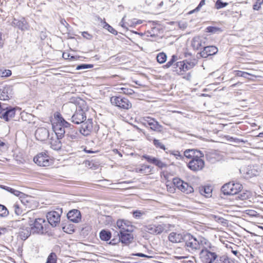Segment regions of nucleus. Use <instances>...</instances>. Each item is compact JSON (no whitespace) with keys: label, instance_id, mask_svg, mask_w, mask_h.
Wrapping results in <instances>:
<instances>
[{"label":"nucleus","instance_id":"1","mask_svg":"<svg viewBox=\"0 0 263 263\" xmlns=\"http://www.w3.org/2000/svg\"><path fill=\"white\" fill-rule=\"evenodd\" d=\"M204 237L196 238L187 232L182 233V247L183 249L192 254L199 252L200 249L206 240Z\"/></svg>","mask_w":263,"mask_h":263},{"label":"nucleus","instance_id":"2","mask_svg":"<svg viewBox=\"0 0 263 263\" xmlns=\"http://www.w3.org/2000/svg\"><path fill=\"white\" fill-rule=\"evenodd\" d=\"M216 250V247L206 239L199 251L202 261L204 263H213L215 260L216 261L217 258Z\"/></svg>","mask_w":263,"mask_h":263},{"label":"nucleus","instance_id":"3","mask_svg":"<svg viewBox=\"0 0 263 263\" xmlns=\"http://www.w3.org/2000/svg\"><path fill=\"white\" fill-rule=\"evenodd\" d=\"M110 101L112 105L120 109H129L132 106V103L127 98L121 96H113L110 98Z\"/></svg>","mask_w":263,"mask_h":263},{"label":"nucleus","instance_id":"4","mask_svg":"<svg viewBox=\"0 0 263 263\" xmlns=\"http://www.w3.org/2000/svg\"><path fill=\"white\" fill-rule=\"evenodd\" d=\"M46 221L43 218L35 219L33 223L31 224V229L33 234H43L46 231Z\"/></svg>","mask_w":263,"mask_h":263},{"label":"nucleus","instance_id":"5","mask_svg":"<svg viewBox=\"0 0 263 263\" xmlns=\"http://www.w3.org/2000/svg\"><path fill=\"white\" fill-rule=\"evenodd\" d=\"M203 156H199L198 158H194L191 160L187 163V167L194 172H198L203 170L204 167L205 163L202 159Z\"/></svg>","mask_w":263,"mask_h":263},{"label":"nucleus","instance_id":"6","mask_svg":"<svg viewBox=\"0 0 263 263\" xmlns=\"http://www.w3.org/2000/svg\"><path fill=\"white\" fill-rule=\"evenodd\" d=\"M34 162L40 166H48L52 163V160L46 153H41L33 158Z\"/></svg>","mask_w":263,"mask_h":263},{"label":"nucleus","instance_id":"7","mask_svg":"<svg viewBox=\"0 0 263 263\" xmlns=\"http://www.w3.org/2000/svg\"><path fill=\"white\" fill-rule=\"evenodd\" d=\"M62 213V209H60L58 211L49 212L46 215L49 223L52 227H56L60 221Z\"/></svg>","mask_w":263,"mask_h":263},{"label":"nucleus","instance_id":"8","mask_svg":"<svg viewBox=\"0 0 263 263\" xmlns=\"http://www.w3.org/2000/svg\"><path fill=\"white\" fill-rule=\"evenodd\" d=\"M184 57L186 59L182 61V70H189L192 69L197 63V61L193 57L191 53L185 52Z\"/></svg>","mask_w":263,"mask_h":263},{"label":"nucleus","instance_id":"9","mask_svg":"<svg viewBox=\"0 0 263 263\" xmlns=\"http://www.w3.org/2000/svg\"><path fill=\"white\" fill-rule=\"evenodd\" d=\"M71 121L76 124H79L83 123L86 120V116L85 112L81 107L76 108L74 113L71 117Z\"/></svg>","mask_w":263,"mask_h":263},{"label":"nucleus","instance_id":"10","mask_svg":"<svg viewBox=\"0 0 263 263\" xmlns=\"http://www.w3.org/2000/svg\"><path fill=\"white\" fill-rule=\"evenodd\" d=\"M16 108L11 106H6L4 105L0 111V118L6 121H9L14 117Z\"/></svg>","mask_w":263,"mask_h":263},{"label":"nucleus","instance_id":"11","mask_svg":"<svg viewBox=\"0 0 263 263\" xmlns=\"http://www.w3.org/2000/svg\"><path fill=\"white\" fill-rule=\"evenodd\" d=\"M178 58L176 55H173L171 60L164 66L165 68L172 67V71L179 74L181 72V62L177 61Z\"/></svg>","mask_w":263,"mask_h":263},{"label":"nucleus","instance_id":"12","mask_svg":"<svg viewBox=\"0 0 263 263\" xmlns=\"http://www.w3.org/2000/svg\"><path fill=\"white\" fill-rule=\"evenodd\" d=\"M117 226L120 229V232H132L134 227L132 222L124 219H119L117 221Z\"/></svg>","mask_w":263,"mask_h":263},{"label":"nucleus","instance_id":"13","mask_svg":"<svg viewBox=\"0 0 263 263\" xmlns=\"http://www.w3.org/2000/svg\"><path fill=\"white\" fill-rule=\"evenodd\" d=\"M81 124L82 125L80 128V132L85 136L90 135L93 127L92 119H88Z\"/></svg>","mask_w":263,"mask_h":263},{"label":"nucleus","instance_id":"14","mask_svg":"<svg viewBox=\"0 0 263 263\" xmlns=\"http://www.w3.org/2000/svg\"><path fill=\"white\" fill-rule=\"evenodd\" d=\"M13 95V88L11 86H0V100H8Z\"/></svg>","mask_w":263,"mask_h":263},{"label":"nucleus","instance_id":"15","mask_svg":"<svg viewBox=\"0 0 263 263\" xmlns=\"http://www.w3.org/2000/svg\"><path fill=\"white\" fill-rule=\"evenodd\" d=\"M206 39L203 36H196L191 41V46L194 50H199L205 45Z\"/></svg>","mask_w":263,"mask_h":263},{"label":"nucleus","instance_id":"16","mask_svg":"<svg viewBox=\"0 0 263 263\" xmlns=\"http://www.w3.org/2000/svg\"><path fill=\"white\" fill-rule=\"evenodd\" d=\"M218 50V48L215 46H204L203 50L198 53L197 55H200V57L203 58H206L209 56L216 54Z\"/></svg>","mask_w":263,"mask_h":263},{"label":"nucleus","instance_id":"17","mask_svg":"<svg viewBox=\"0 0 263 263\" xmlns=\"http://www.w3.org/2000/svg\"><path fill=\"white\" fill-rule=\"evenodd\" d=\"M35 136L37 140L44 141L49 139L50 135L47 129L44 127L39 128L35 133Z\"/></svg>","mask_w":263,"mask_h":263},{"label":"nucleus","instance_id":"18","mask_svg":"<svg viewBox=\"0 0 263 263\" xmlns=\"http://www.w3.org/2000/svg\"><path fill=\"white\" fill-rule=\"evenodd\" d=\"M52 127L56 137L58 139H62L67 131L57 122L52 124Z\"/></svg>","mask_w":263,"mask_h":263},{"label":"nucleus","instance_id":"19","mask_svg":"<svg viewBox=\"0 0 263 263\" xmlns=\"http://www.w3.org/2000/svg\"><path fill=\"white\" fill-rule=\"evenodd\" d=\"M132 232H119L118 236H119L121 242L125 245H128L134 239L133 235Z\"/></svg>","mask_w":263,"mask_h":263},{"label":"nucleus","instance_id":"20","mask_svg":"<svg viewBox=\"0 0 263 263\" xmlns=\"http://www.w3.org/2000/svg\"><path fill=\"white\" fill-rule=\"evenodd\" d=\"M67 218L72 222L75 223L79 222L81 220V215L80 212L78 210H72L70 211L67 215Z\"/></svg>","mask_w":263,"mask_h":263},{"label":"nucleus","instance_id":"21","mask_svg":"<svg viewBox=\"0 0 263 263\" xmlns=\"http://www.w3.org/2000/svg\"><path fill=\"white\" fill-rule=\"evenodd\" d=\"M203 156V154L201 152L194 149H187L184 152V156L191 160L196 158H198L199 156Z\"/></svg>","mask_w":263,"mask_h":263},{"label":"nucleus","instance_id":"22","mask_svg":"<svg viewBox=\"0 0 263 263\" xmlns=\"http://www.w3.org/2000/svg\"><path fill=\"white\" fill-rule=\"evenodd\" d=\"M164 230V227L161 224L149 225L146 227V231L150 234L157 235Z\"/></svg>","mask_w":263,"mask_h":263},{"label":"nucleus","instance_id":"23","mask_svg":"<svg viewBox=\"0 0 263 263\" xmlns=\"http://www.w3.org/2000/svg\"><path fill=\"white\" fill-rule=\"evenodd\" d=\"M76 108L77 106L75 104L72 102H68L64 104L62 107V111L64 114L70 117L73 111L76 110Z\"/></svg>","mask_w":263,"mask_h":263},{"label":"nucleus","instance_id":"24","mask_svg":"<svg viewBox=\"0 0 263 263\" xmlns=\"http://www.w3.org/2000/svg\"><path fill=\"white\" fill-rule=\"evenodd\" d=\"M153 167L150 165L142 164L140 167H137L135 168V172L137 173H141L143 174H148L152 173L153 171Z\"/></svg>","mask_w":263,"mask_h":263},{"label":"nucleus","instance_id":"25","mask_svg":"<svg viewBox=\"0 0 263 263\" xmlns=\"http://www.w3.org/2000/svg\"><path fill=\"white\" fill-rule=\"evenodd\" d=\"M55 118L57 120V122L59 123L61 126H62L65 129H67V130H70L68 128L70 127V124L67 122L62 116V115L57 112L55 115Z\"/></svg>","mask_w":263,"mask_h":263},{"label":"nucleus","instance_id":"26","mask_svg":"<svg viewBox=\"0 0 263 263\" xmlns=\"http://www.w3.org/2000/svg\"><path fill=\"white\" fill-rule=\"evenodd\" d=\"M145 124H147L154 130H158L161 127L157 121L150 117H147V119L145 120Z\"/></svg>","mask_w":263,"mask_h":263},{"label":"nucleus","instance_id":"27","mask_svg":"<svg viewBox=\"0 0 263 263\" xmlns=\"http://www.w3.org/2000/svg\"><path fill=\"white\" fill-rule=\"evenodd\" d=\"M100 239L103 241H108L111 237V232L107 230H102L99 233Z\"/></svg>","mask_w":263,"mask_h":263},{"label":"nucleus","instance_id":"28","mask_svg":"<svg viewBox=\"0 0 263 263\" xmlns=\"http://www.w3.org/2000/svg\"><path fill=\"white\" fill-rule=\"evenodd\" d=\"M231 183V191L233 192L232 195H235L239 193L242 189V185L239 183H235L234 182H230Z\"/></svg>","mask_w":263,"mask_h":263},{"label":"nucleus","instance_id":"29","mask_svg":"<svg viewBox=\"0 0 263 263\" xmlns=\"http://www.w3.org/2000/svg\"><path fill=\"white\" fill-rule=\"evenodd\" d=\"M170 241L174 243H178L181 242V235L175 232H172L168 236Z\"/></svg>","mask_w":263,"mask_h":263},{"label":"nucleus","instance_id":"30","mask_svg":"<svg viewBox=\"0 0 263 263\" xmlns=\"http://www.w3.org/2000/svg\"><path fill=\"white\" fill-rule=\"evenodd\" d=\"M193 192L194 189L193 187L182 180V193L183 192L188 194L193 193Z\"/></svg>","mask_w":263,"mask_h":263},{"label":"nucleus","instance_id":"31","mask_svg":"<svg viewBox=\"0 0 263 263\" xmlns=\"http://www.w3.org/2000/svg\"><path fill=\"white\" fill-rule=\"evenodd\" d=\"M231 183L229 182L224 184L221 187V192L224 195H233L232 194L233 192L231 191Z\"/></svg>","mask_w":263,"mask_h":263},{"label":"nucleus","instance_id":"32","mask_svg":"<svg viewBox=\"0 0 263 263\" xmlns=\"http://www.w3.org/2000/svg\"><path fill=\"white\" fill-rule=\"evenodd\" d=\"M31 232V229L30 228L22 229L20 232V237L22 239L26 240L30 235Z\"/></svg>","mask_w":263,"mask_h":263},{"label":"nucleus","instance_id":"33","mask_svg":"<svg viewBox=\"0 0 263 263\" xmlns=\"http://www.w3.org/2000/svg\"><path fill=\"white\" fill-rule=\"evenodd\" d=\"M215 263H234V262L228 256L223 255L220 256L215 261Z\"/></svg>","mask_w":263,"mask_h":263},{"label":"nucleus","instance_id":"34","mask_svg":"<svg viewBox=\"0 0 263 263\" xmlns=\"http://www.w3.org/2000/svg\"><path fill=\"white\" fill-rule=\"evenodd\" d=\"M60 139L54 140L52 139V137L50 139V143L51 146L53 149H58L61 147V142L59 141Z\"/></svg>","mask_w":263,"mask_h":263},{"label":"nucleus","instance_id":"35","mask_svg":"<svg viewBox=\"0 0 263 263\" xmlns=\"http://www.w3.org/2000/svg\"><path fill=\"white\" fill-rule=\"evenodd\" d=\"M61 26L60 27L62 29L63 34H66L68 33L69 30L68 27L69 24L64 19H62L60 21Z\"/></svg>","mask_w":263,"mask_h":263},{"label":"nucleus","instance_id":"36","mask_svg":"<svg viewBox=\"0 0 263 263\" xmlns=\"http://www.w3.org/2000/svg\"><path fill=\"white\" fill-rule=\"evenodd\" d=\"M246 174L249 177L255 176L258 175V172L256 170L254 166L248 167L247 169Z\"/></svg>","mask_w":263,"mask_h":263},{"label":"nucleus","instance_id":"37","mask_svg":"<svg viewBox=\"0 0 263 263\" xmlns=\"http://www.w3.org/2000/svg\"><path fill=\"white\" fill-rule=\"evenodd\" d=\"M167 59L166 54L164 52H160L157 56V62L160 64L164 63Z\"/></svg>","mask_w":263,"mask_h":263},{"label":"nucleus","instance_id":"38","mask_svg":"<svg viewBox=\"0 0 263 263\" xmlns=\"http://www.w3.org/2000/svg\"><path fill=\"white\" fill-rule=\"evenodd\" d=\"M201 194L205 196H209L212 192V189L209 186H203L202 187L200 190Z\"/></svg>","mask_w":263,"mask_h":263},{"label":"nucleus","instance_id":"39","mask_svg":"<svg viewBox=\"0 0 263 263\" xmlns=\"http://www.w3.org/2000/svg\"><path fill=\"white\" fill-rule=\"evenodd\" d=\"M103 27L113 34L116 35L117 34V31L105 21L103 23Z\"/></svg>","mask_w":263,"mask_h":263},{"label":"nucleus","instance_id":"40","mask_svg":"<svg viewBox=\"0 0 263 263\" xmlns=\"http://www.w3.org/2000/svg\"><path fill=\"white\" fill-rule=\"evenodd\" d=\"M16 25L22 30H25L28 29V25L24 18H23L22 21H18Z\"/></svg>","mask_w":263,"mask_h":263},{"label":"nucleus","instance_id":"41","mask_svg":"<svg viewBox=\"0 0 263 263\" xmlns=\"http://www.w3.org/2000/svg\"><path fill=\"white\" fill-rule=\"evenodd\" d=\"M66 136H67L69 140H74L77 138V133L74 130L70 129L67 131Z\"/></svg>","mask_w":263,"mask_h":263},{"label":"nucleus","instance_id":"42","mask_svg":"<svg viewBox=\"0 0 263 263\" xmlns=\"http://www.w3.org/2000/svg\"><path fill=\"white\" fill-rule=\"evenodd\" d=\"M57 256L55 253L52 252L48 256L46 263H57Z\"/></svg>","mask_w":263,"mask_h":263},{"label":"nucleus","instance_id":"43","mask_svg":"<svg viewBox=\"0 0 263 263\" xmlns=\"http://www.w3.org/2000/svg\"><path fill=\"white\" fill-rule=\"evenodd\" d=\"M8 214L9 212L6 207L0 204V216L6 217Z\"/></svg>","mask_w":263,"mask_h":263},{"label":"nucleus","instance_id":"44","mask_svg":"<svg viewBox=\"0 0 263 263\" xmlns=\"http://www.w3.org/2000/svg\"><path fill=\"white\" fill-rule=\"evenodd\" d=\"M251 196L250 193L248 191L243 192L242 193H240L238 197L240 200H246L250 198Z\"/></svg>","mask_w":263,"mask_h":263},{"label":"nucleus","instance_id":"45","mask_svg":"<svg viewBox=\"0 0 263 263\" xmlns=\"http://www.w3.org/2000/svg\"><path fill=\"white\" fill-rule=\"evenodd\" d=\"M62 229L64 232H65L67 233H69V234H70V233L73 232L74 231V228H73V225H71V224H69L67 226L66 225V226H63L62 227Z\"/></svg>","mask_w":263,"mask_h":263},{"label":"nucleus","instance_id":"46","mask_svg":"<svg viewBox=\"0 0 263 263\" xmlns=\"http://www.w3.org/2000/svg\"><path fill=\"white\" fill-rule=\"evenodd\" d=\"M119 90H121L120 92H122L124 94L128 95H132L134 93V91L133 89L130 88H125V87H121L120 88H118Z\"/></svg>","mask_w":263,"mask_h":263},{"label":"nucleus","instance_id":"47","mask_svg":"<svg viewBox=\"0 0 263 263\" xmlns=\"http://www.w3.org/2000/svg\"><path fill=\"white\" fill-rule=\"evenodd\" d=\"M154 164L161 168L165 167L167 166V165L165 163H163L160 160L158 159L157 158H155Z\"/></svg>","mask_w":263,"mask_h":263},{"label":"nucleus","instance_id":"48","mask_svg":"<svg viewBox=\"0 0 263 263\" xmlns=\"http://www.w3.org/2000/svg\"><path fill=\"white\" fill-rule=\"evenodd\" d=\"M228 4L227 3L222 2L221 0H217L215 6L217 9H219L225 7L228 5Z\"/></svg>","mask_w":263,"mask_h":263},{"label":"nucleus","instance_id":"49","mask_svg":"<svg viewBox=\"0 0 263 263\" xmlns=\"http://www.w3.org/2000/svg\"><path fill=\"white\" fill-rule=\"evenodd\" d=\"M13 210L14 211L15 213L17 215H20L23 213V210L20 207L19 205L17 203H15L13 206Z\"/></svg>","mask_w":263,"mask_h":263},{"label":"nucleus","instance_id":"50","mask_svg":"<svg viewBox=\"0 0 263 263\" xmlns=\"http://www.w3.org/2000/svg\"><path fill=\"white\" fill-rule=\"evenodd\" d=\"M9 192L14 194L16 196L20 197V198H22L23 196H25V194L22 192H21L12 188H11V189H10V191Z\"/></svg>","mask_w":263,"mask_h":263},{"label":"nucleus","instance_id":"51","mask_svg":"<svg viewBox=\"0 0 263 263\" xmlns=\"http://www.w3.org/2000/svg\"><path fill=\"white\" fill-rule=\"evenodd\" d=\"M93 67V65L92 64H82L78 65L77 67V69H88Z\"/></svg>","mask_w":263,"mask_h":263},{"label":"nucleus","instance_id":"52","mask_svg":"<svg viewBox=\"0 0 263 263\" xmlns=\"http://www.w3.org/2000/svg\"><path fill=\"white\" fill-rule=\"evenodd\" d=\"M212 217L214 218V219L216 221H217L218 222L221 223H226L227 220L222 217H220L218 216L215 215H212Z\"/></svg>","mask_w":263,"mask_h":263},{"label":"nucleus","instance_id":"53","mask_svg":"<svg viewBox=\"0 0 263 263\" xmlns=\"http://www.w3.org/2000/svg\"><path fill=\"white\" fill-rule=\"evenodd\" d=\"M235 75L236 76L241 77H243L245 78H247V76L250 75V73H249L247 72L241 71H239V70L235 71Z\"/></svg>","mask_w":263,"mask_h":263},{"label":"nucleus","instance_id":"54","mask_svg":"<svg viewBox=\"0 0 263 263\" xmlns=\"http://www.w3.org/2000/svg\"><path fill=\"white\" fill-rule=\"evenodd\" d=\"M153 143L156 147L165 149V146L159 140L154 139Z\"/></svg>","mask_w":263,"mask_h":263},{"label":"nucleus","instance_id":"55","mask_svg":"<svg viewBox=\"0 0 263 263\" xmlns=\"http://www.w3.org/2000/svg\"><path fill=\"white\" fill-rule=\"evenodd\" d=\"M142 158H144L145 160L147 161L148 162L152 163L154 164V161L155 160V157H153L152 156L144 155L142 156Z\"/></svg>","mask_w":263,"mask_h":263},{"label":"nucleus","instance_id":"56","mask_svg":"<svg viewBox=\"0 0 263 263\" xmlns=\"http://www.w3.org/2000/svg\"><path fill=\"white\" fill-rule=\"evenodd\" d=\"M204 4H205V0H201L199 4L198 5V6L195 9H194L192 11H191L189 12V13L192 14L195 12L198 11L200 10V8L202 6H203Z\"/></svg>","mask_w":263,"mask_h":263},{"label":"nucleus","instance_id":"57","mask_svg":"<svg viewBox=\"0 0 263 263\" xmlns=\"http://www.w3.org/2000/svg\"><path fill=\"white\" fill-rule=\"evenodd\" d=\"M206 29L207 32L212 33H215L220 30L219 28L213 26H209L206 28Z\"/></svg>","mask_w":263,"mask_h":263},{"label":"nucleus","instance_id":"58","mask_svg":"<svg viewBox=\"0 0 263 263\" xmlns=\"http://www.w3.org/2000/svg\"><path fill=\"white\" fill-rule=\"evenodd\" d=\"M133 216L137 219L139 218L143 214V213L141 211H135L133 212Z\"/></svg>","mask_w":263,"mask_h":263},{"label":"nucleus","instance_id":"59","mask_svg":"<svg viewBox=\"0 0 263 263\" xmlns=\"http://www.w3.org/2000/svg\"><path fill=\"white\" fill-rule=\"evenodd\" d=\"M11 71L10 70H5L2 72V77H7L11 76Z\"/></svg>","mask_w":263,"mask_h":263},{"label":"nucleus","instance_id":"60","mask_svg":"<svg viewBox=\"0 0 263 263\" xmlns=\"http://www.w3.org/2000/svg\"><path fill=\"white\" fill-rule=\"evenodd\" d=\"M119 242H121L120 237H119L118 238H113L111 240V241L109 242V244L115 245L117 243H118Z\"/></svg>","mask_w":263,"mask_h":263},{"label":"nucleus","instance_id":"61","mask_svg":"<svg viewBox=\"0 0 263 263\" xmlns=\"http://www.w3.org/2000/svg\"><path fill=\"white\" fill-rule=\"evenodd\" d=\"M82 35L84 37L88 40H91L92 37L91 34H89L86 31L83 32Z\"/></svg>","mask_w":263,"mask_h":263},{"label":"nucleus","instance_id":"62","mask_svg":"<svg viewBox=\"0 0 263 263\" xmlns=\"http://www.w3.org/2000/svg\"><path fill=\"white\" fill-rule=\"evenodd\" d=\"M180 180H181L179 178H174L173 179V183H174V184L175 185L176 184L177 187H178V188L181 186V184H179Z\"/></svg>","mask_w":263,"mask_h":263},{"label":"nucleus","instance_id":"63","mask_svg":"<svg viewBox=\"0 0 263 263\" xmlns=\"http://www.w3.org/2000/svg\"><path fill=\"white\" fill-rule=\"evenodd\" d=\"M260 7H261V4H258L257 3H255L253 6V8L254 10H258L260 8Z\"/></svg>","mask_w":263,"mask_h":263},{"label":"nucleus","instance_id":"64","mask_svg":"<svg viewBox=\"0 0 263 263\" xmlns=\"http://www.w3.org/2000/svg\"><path fill=\"white\" fill-rule=\"evenodd\" d=\"M182 263H193V261L187 260V257L182 256Z\"/></svg>","mask_w":263,"mask_h":263}]
</instances>
